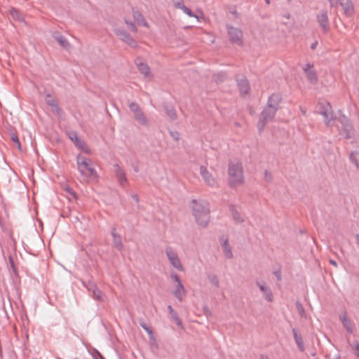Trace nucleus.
<instances>
[{
  "mask_svg": "<svg viewBox=\"0 0 359 359\" xmlns=\"http://www.w3.org/2000/svg\"><path fill=\"white\" fill-rule=\"evenodd\" d=\"M318 113L323 116L325 125L332 130L335 127L339 134L344 138L348 139L353 137V128L349 119L344 115H341L337 118L334 117L329 102H320Z\"/></svg>",
  "mask_w": 359,
  "mask_h": 359,
  "instance_id": "1",
  "label": "nucleus"
},
{
  "mask_svg": "<svg viewBox=\"0 0 359 359\" xmlns=\"http://www.w3.org/2000/svg\"><path fill=\"white\" fill-rule=\"evenodd\" d=\"M190 205L196 223L202 227L207 226L210 222L209 203L204 200L194 199Z\"/></svg>",
  "mask_w": 359,
  "mask_h": 359,
  "instance_id": "2",
  "label": "nucleus"
},
{
  "mask_svg": "<svg viewBox=\"0 0 359 359\" xmlns=\"http://www.w3.org/2000/svg\"><path fill=\"white\" fill-rule=\"evenodd\" d=\"M229 183L231 187H237L244 182L243 169L239 161H231L228 168Z\"/></svg>",
  "mask_w": 359,
  "mask_h": 359,
  "instance_id": "3",
  "label": "nucleus"
},
{
  "mask_svg": "<svg viewBox=\"0 0 359 359\" xmlns=\"http://www.w3.org/2000/svg\"><path fill=\"white\" fill-rule=\"evenodd\" d=\"M76 163L80 173L86 177H94L97 173L93 167L92 161L81 154L76 157Z\"/></svg>",
  "mask_w": 359,
  "mask_h": 359,
  "instance_id": "4",
  "label": "nucleus"
},
{
  "mask_svg": "<svg viewBox=\"0 0 359 359\" xmlns=\"http://www.w3.org/2000/svg\"><path fill=\"white\" fill-rule=\"evenodd\" d=\"M277 109L274 107H265L261 114V118L257 123V128L261 133L265 126L266 123L271 121L275 116Z\"/></svg>",
  "mask_w": 359,
  "mask_h": 359,
  "instance_id": "5",
  "label": "nucleus"
},
{
  "mask_svg": "<svg viewBox=\"0 0 359 359\" xmlns=\"http://www.w3.org/2000/svg\"><path fill=\"white\" fill-rule=\"evenodd\" d=\"M166 257L171 266L178 271H183L184 267L179 258L177 252L171 247L168 246L165 249Z\"/></svg>",
  "mask_w": 359,
  "mask_h": 359,
  "instance_id": "6",
  "label": "nucleus"
},
{
  "mask_svg": "<svg viewBox=\"0 0 359 359\" xmlns=\"http://www.w3.org/2000/svg\"><path fill=\"white\" fill-rule=\"evenodd\" d=\"M227 32L229 40L232 43L239 46L243 44V33L240 29L232 26H227Z\"/></svg>",
  "mask_w": 359,
  "mask_h": 359,
  "instance_id": "7",
  "label": "nucleus"
},
{
  "mask_svg": "<svg viewBox=\"0 0 359 359\" xmlns=\"http://www.w3.org/2000/svg\"><path fill=\"white\" fill-rule=\"evenodd\" d=\"M86 288L90 293V296L95 300L104 301V295L93 282L85 284Z\"/></svg>",
  "mask_w": 359,
  "mask_h": 359,
  "instance_id": "8",
  "label": "nucleus"
},
{
  "mask_svg": "<svg viewBox=\"0 0 359 359\" xmlns=\"http://www.w3.org/2000/svg\"><path fill=\"white\" fill-rule=\"evenodd\" d=\"M200 174L205 182V183L211 187H217L218 186V182L217 180L213 177L212 175L208 170V169L201 166L200 168Z\"/></svg>",
  "mask_w": 359,
  "mask_h": 359,
  "instance_id": "9",
  "label": "nucleus"
},
{
  "mask_svg": "<svg viewBox=\"0 0 359 359\" xmlns=\"http://www.w3.org/2000/svg\"><path fill=\"white\" fill-rule=\"evenodd\" d=\"M316 20L324 33H327L330 30V22L326 11H320L316 15Z\"/></svg>",
  "mask_w": 359,
  "mask_h": 359,
  "instance_id": "10",
  "label": "nucleus"
},
{
  "mask_svg": "<svg viewBox=\"0 0 359 359\" xmlns=\"http://www.w3.org/2000/svg\"><path fill=\"white\" fill-rule=\"evenodd\" d=\"M256 285L259 287L266 301L271 302L273 299V295L271 288L264 280H257Z\"/></svg>",
  "mask_w": 359,
  "mask_h": 359,
  "instance_id": "11",
  "label": "nucleus"
},
{
  "mask_svg": "<svg viewBox=\"0 0 359 359\" xmlns=\"http://www.w3.org/2000/svg\"><path fill=\"white\" fill-rule=\"evenodd\" d=\"M303 70L306 75L308 80L311 83H316L318 80L317 74L313 69V65L311 63H307L303 67Z\"/></svg>",
  "mask_w": 359,
  "mask_h": 359,
  "instance_id": "12",
  "label": "nucleus"
},
{
  "mask_svg": "<svg viewBox=\"0 0 359 359\" xmlns=\"http://www.w3.org/2000/svg\"><path fill=\"white\" fill-rule=\"evenodd\" d=\"M237 85L242 95H247L250 91L249 83L244 76L236 77Z\"/></svg>",
  "mask_w": 359,
  "mask_h": 359,
  "instance_id": "13",
  "label": "nucleus"
},
{
  "mask_svg": "<svg viewBox=\"0 0 359 359\" xmlns=\"http://www.w3.org/2000/svg\"><path fill=\"white\" fill-rule=\"evenodd\" d=\"M220 245L222 246L224 255L226 258L231 259L233 257V252L231 247L229 243V240L226 236H222L219 238Z\"/></svg>",
  "mask_w": 359,
  "mask_h": 359,
  "instance_id": "14",
  "label": "nucleus"
},
{
  "mask_svg": "<svg viewBox=\"0 0 359 359\" xmlns=\"http://www.w3.org/2000/svg\"><path fill=\"white\" fill-rule=\"evenodd\" d=\"M114 172H115V175L118 181L119 184L121 187H125L128 183V181H127V178L126 177V174H125L124 171L122 170V168L118 164H115L114 165Z\"/></svg>",
  "mask_w": 359,
  "mask_h": 359,
  "instance_id": "15",
  "label": "nucleus"
},
{
  "mask_svg": "<svg viewBox=\"0 0 359 359\" xmlns=\"http://www.w3.org/2000/svg\"><path fill=\"white\" fill-rule=\"evenodd\" d=\"M172 294L179 300V302L183 301L184 297L187 294V291L182 283L176 284L175 287L172 291Z\"/></svg>",
  "mask_w": 359,
  "mask_h": 359,
  "instance_id": "16",
  "label": "nucleus"
},
{
  "mask_svg": "<svg viewBox=\"0 0 359 359\" xmlns=\"http://www.w3.org/2000/svg\"><path fill=\"white\" fill-rule=\"evenodd\" d=\"M344 13L347 17H351L354 13V7L351 0H340Z\"/></svg>",
  "mask_w": 359,
  "mask_h": 359,
  "instance_id": "17",
  "label": "nucleus"
},
{
  "mask_svg": "<svg viewBox=\"0 0 359 359\" xmlns=\"http://www.w3.org/2000/svg\"><path fill=\"white\" fill-rule=\"evenodd\" d=\"M339 319L341 321V323L346 331L352 334L353 332V324L351 323V320L347 317V315L345 312L342 313L339 316Z\"/></svg>",
  "mask_w": 359,
  "mask_h": 359,
  "instance_id": "18",
  "label": "nucleus"
},
{
  "mask_svg": "<svg viewBox=\"0 0 359 359\" xmlns=\"http://www.w3.org/2000/svg\"><path fill=\"white\" fill-rule=\"evenodd\" d=\"M229 210L231 212V217L234 222L238 224H241L244 222L243 216L237 210L236 208L233 205H230Z\"/></svg>",
  "mask_w": 359,
  "mask_h": 359,
  "instance_id": "19",
  "label": "nucleus"
},
{
  "mask_svg": "<svg viewBox=\"0 0 359 359\" xmlns=\"http://www.w3.org/2000/svg\"><path fill=\"white\" fill-rule=\"evenodd\" d=\"M46 102L48 105L51 107L52 111L56 114L59 115L62 111L61 109L57 104L55 100L53 97H52L50 95H47L46 98Z\"/></svg>",
  "mask_w": 359,
  "mask_h": 359,
  "instance_id": "20",
  "label": "nucleus"
},
{
  "mask_svg": "<svg viewBox=\"0 0 359 359\" xmlns=\"http://www.w3.org/2000/svg\"><path fill=\"white\" fill-rule=\"evenodd\" d=\"M292 334H293L294 339L295 343H296L298 348L301 351H304L305 346H304L303 338H302V335L298 333V331L296 328L292 329Z\"/></svg>",
  "mask_w": 359,
  "mask_h": 359,
  "instance_id": "21",
  "label": "nucleus"
},
{
  "mask_svg": "<svg viewBox=\"0 0 359 359\" xmlns=\"http://www.w3.org/2000/svg\"><path fill=\"white\" fill-rule=\"evenodd\" d=\"M137 66L138 67L139 71L142 74L144 75L145 78L151 79V74L150 72V68L147 65V64L144 63L143 62H137Z\"/></svg>",
  "mask_w": 359,
  "mask_h": 359,
  "instance_id": "22",
  "label": "nucleus"
},
{
  "mask_svg": "<svg viewBox=\"0 0 359 359\" xmlns=\"http://www.w3.org/2000/svg\"><path fill=\"white\" fill-rule=\"evenodd\" d=\"M281 100V97L279 94H272L268 99L267 104L266 107H274L278 110V104Z\"/></svg>",
  "mask_w": 359,
  "mask_h": 359,
  "instance_id": "23",
  "label": "nucleus"
},
{
  "mask_svg": "<svg viewBox=\"0 0 359 359\" xmlns=\"http://www.w3.org/2000/svg\"><path fill=\"white\" fill-rule=\"evenodd\" d=\"M111 236L113 238V243L116 249L121 250L123 248V243L121 238L118 233H116L115 227L111 229Z\"/></svg>",
  "mask_w": 359,
  "mask_h": 359,
  "instance_id": "24",
  "label": "nucleus"
},
{
  "mask_svg": "<svg viewBox=\"0 0 359 359\" xmlns=\"http://www.w3.org/2000/svg\"><path fill=\"white\" fill-rule=\"evenodd\" d=\"M133 117L140 125L143 126H149V121L142 110Z\"/></svg>",
  "mask_w": 359,
  "mask_h": 359,
  "instance_id": "25",
  "label": "nucleus"
},
{
  "mask_svg": "<svg viewBox=\"0 0 359 359\" xmlns=\"http://www.w3.org/2000/svg\"><path fill=\"white\" fill-rule=\"evenodd\" d=\"M53 36L62 47L67 48L69 46V43L67 40L60 33L56 32Z\"/></svg>",
  "mask_w": 359,
  "mask_h": 359,
  "instance_id": "26",
  "label": "nucleus"
},
{
  "mask_svg": "<svg viewBox=\"0 0 359 359\" xmlns=\"http://www.w3.org/2000/svg\"><path fill=\"white\" fill-rule=\"evenodd\" d=\"M168 310L171 315L172 318L174 320V321L176 323L177 326L180 328L183 327L182 322L181 319L179 318L177 313L175 311V310L172 309V307L169 305L168 306Z\"/></svg>",
  "mask_w": 359,
  "mask_h": 359,
  "instance_id": "27",
  "label": "nucleus"
},
{
  "mask_svg": "<svg viewBox=\"0 0 359 359\" xmlns=\"http://www.w3.org/2000/svg\"><path fill=\"white\" fill-rule=\"evenodd\" d=\"M133 16L135 22L139 25L147 27V23L145 21L144 16L139 11H134Z\"/></svg>",
  "mask_w": 359,
  "mask_h": 359,
  "instance_id": "28",
  "label": "nucleus"
},
{
  "mask_svg": "<svg viewBox=\"0 0 359 359\" xmlns=\"http://www.w3.org/2000/svg\"><path fill=\"white\" fill-rule=\"evenodd\" d=\"M114 32L115 34L119 37V39L124 42L130 36V35L126 31L121 29H116Z\"/></svg>",
  "mask_w": 359,
  "mask_h": 359,
  "instance_id": "29",
  "label": "nucleus"
},
{
  "mask_svg": "<svg viewBox=\"0 0 359 359\" xmlns=\"http://www.w3.org/2000/svg\"><path fill=\"white\" fill-rule=\"evenodd\" d=\"M207 277L210 283L215 287L218 288L219 287V281L217 275L214 273H208Z\"/></svg>",
  "mask_w": 359,
  "mask_h": 359,
  "instance_id": "30",
  "label": "nucleus"
},
{
  "mask_svg": "<svg viewBox=\"0 0 359 359\" xmlns=\"http://www.w3.org/2000/svg\"><path fill=\"white\" fill-rule=\"evenodd\" d=\"M350 160L354 163L357 168H359V151H353L350 155Z\"/></svg>",
  "mask_w": 359,
  "mask_h": 359,
  "instance_id": "31",
  "label": "nucleus"
},
{
  "mask_svg": "<svg viewBox=\"0 0 359 359\" xmlns=\"http://www.w3.org/2000/svg\"><path fill=\"white\" fill-rule=\"evenodd\" d=\"M129 108L133 114V116L142 111V109L137 102H133L129 104Z\"/></svg>",
  "mask_w": 359,
  "mask_h": 359,
  "instance_id": "32",
  "label": "nucleus"
},
{
  "mask_svg": "<svg viewBox=\"0 0 359 359\" xmlns=\"http://www.w3.org/2000/svg\"><path fill=\"white\" fill-rule=\"evenodd\" d=\"M129 108L133 114V116L142 111V109L137 102H133L129 104Z\"/></svg>",
  "mask_w": 359,
  "mask_h": 359,
  "instance_id": "33",
  "label": "nucleus"
},
{
  "mask_svg": "<svg viewBox=\"0 0 359 359\" xmlns=\"http://www.w3.org/2000/svg\"><path fill=\"white\" fill-rule=\"evenodd\" d=\"M227 78V74L225 72H219L214 74V79L216 82H222Z\"/></svg>",
  "mask_w": 359,
  "mask_h": 359,
  "instance_id": "34",
  "label": "nucleus"
},
{
  "mask_svg": "<svg viewBox=\"0 0 359 359\" xmlns=\"http://www.w3.org/2000/svg\"><path fill=\"white\" fill-rule=\"evenodd\" d=\"M10 13L14 20H16L18 21H21L23 20L22 16L21 15V14L20 13V12L18 10H16L15 8H11Z\"/></svg>",
  "mask_w": 359,
  "mask_h": 359,
  "instance_id": "35",
  "label": "nucleus"
},
{
  "mask_svg": "<svg viewBox=\"0 0 359 359\" xmlns=\"http://www.w3.org/2000/svg\"><path fill=\"white\" fill-rule=\"evenodd\" d=\"M182 11L189 17H194L198 20V17L196 15L194 14L193 12L186 6H183Z\"/></svg>",
  "mask_w": 359,
  "mask_h": 359,
  "instance_id": "36",
  "label": "nucleus"
},
{
  "mask_svg": "<svg viewBox=\"0 0 359 359\" xmlns=\"http://www.w3.org/2000/svg\"><path fill=\"white\" fill-rule=\"evenodd\" d=\"M170 278L171 279L176 283V284H179V283H181L182 281L180 278V276L174 271H172L170 272Z\"/></svg>",
  "mask_w": 359,
  "mask_h": 359,
  "instance_id": "37",
  "label": "nucleus"
},
{
  "mask_svg": "<svg viewBox=\"0 0 359 359\" xmlns=\"http://www.w3.org/2000/svg\"><path fill=\"white\" fill-rule=\"evenodd\" d=\"M140 326L147 332L150 337L153 335L151 328L149 327L146 323H140Z\"/></svg>",
  "mask_w": 359,
  "mask_h": 359,
  "instance_id": "38",
  "label": "nucleus"
},
{
  "mask_svg": "<svg viewBox=\"0 0 359 359\" xmlns=\"http://www.w3.org/2000/svg\"><path fill=\"white\" fill-rule=\"evenodd\" d=\"M68 136L74 143H75L79 139V137L77 135V133L74 131L69 132Z\"/></svg>",
  "mask_w": 359,
  "mask_h": 359,
  "instance_id": "39",
  "label": "nucleus"
},
{
  "mask_svg": "<svg viewBox=\"0 0 359 359\" xmlns=\"http://www.w3.org/2000/svg\"><path fill=\"white\" fill-rule=\"evenodd\" d=\"M296 306H297V309L299 311V313L301 316H305V311H304V309L303 307V306L302 305V304H300L299 302H297L296 303Z\"/></svg>",
  "mask_w": 359,
  "mask_h": 359,
  "instance_id": "40",
  "label": "nucleus"
},
{
  "mask_svg": "<svg viewBox=\"0 0 359 359\" xmlns=\"http://www.w3.org/2000/svg\"><path fill=\"white\" fill-rule=\"evenodd\" d=\"M125 43H126L132 48L137 47V42L131 36H130L128 39L125 41Z\"/></svg>",
  "mask_w": 359,
  "mask_h": 359,
  "instance_id": "41",
  "label": "nucleus"
},
{
  "mask_svg": "<svg viewBox=\"0 0 359 359\" xmlns=\"http://www.w3.org/2000/svg\"><path fill=\"white\" fill-rule=\"evenodd\" d=\"M352 348L355 351V355L359 358V342L358 341H354Z\"/></svg>",
  "mask_w": 359,
  "mask_h": 359,
  "instance_id": "42",
  "label": "nucleus"
},
{
  "mask_svg": "<svg viewBox=\"0 0 359 359\" xmlns=\"http://www.w3.org/2000/svg\"><path fill=\"white\" fill-rule=\"evenodd\" d=\"M75 146L79 148V149H81L83 147H84V145L86 144V142L81 140V139H79L75 143H74Z\"/></svg>",
  "mask_w": 359,
  "mask_h": 359,
  "instance_id": "43",
  "label": "nucleus"
},
{
  "mask_svg": "<svg viewBox=\"0 0 359 359\" xmlns=\"http://www.w3.org/2000/svg\"><path fill=\"white\" fill-rule=\"evenodd\" d=\"M167 114L172 119L176 118V114L172 108H168L167 109Z\"/></svg>",
  "mask_w": 359,
  "mask_h": 359,
  "instance_id": "44",
  "label": "nucleus"
},
{
  "mask_svg": "<svg viewBox=\"0 0 359 359\" xmlns=\"http://www.w3.org/2000/svg\"><path fill=\"white\" fill-rule=\"evenodd\" d=\"M11 140H13V142H15L16 144L18 147L19 149H20V143L18 137L16 135H13V136H12Z\"/></svg>",
  "mask_w": 359,
  "mask_h": 359,
  "instance_id": "45",
  "label": "nucleus"
},
{
  "mask_svg": "<svg viewBox=\"0 0 359 359\" xmlns=\"http://www.w3.org/2000/svg\"><path fill=\"white\" fill-rule=\"evenodd\" d=\"M175 8L182 10L183 8V6H185L183 4L182 1L180 0V1L175 2Z\"/></svg>",
  "mask_w": 359,
  "mask_h": 359,
  "instance_id": "46",
  "label": "nucleus"
},
{
  "mask_svg": "<svg viewBox=\"0 0 359 359\" xmlns=\"http://www.w3.org/2000/svg\"><path fill=\"white\" fill-rule=\"evenodd\" d=\"M81 150L83 151V152H85L86 154H91V149L88 147V146L86 144L84 145V147H83L81 149Z\"/></svg>",
  "mask_w": 359,
  "mask_h": 359,
  "instance_id": "47",
  "label": "nucleus"
},
{
  "mask_svg": "<svg viewBox=\"0 0 359 359\" xmlns=\"http://www.w3.org/2000/svg\"><path fill=\"white\" fill-rule=\"evenodd\" d=\"M170 135L172 136V137L175 140H178L179 138H180V134L177 133V132H172V131H170Z\"/></svg>",
  "mask_w": 359,
  "mask_h": 359,
  "instance_id": "48",
  "label": "nucleus"
},
{
  "mask_svg": "<svg viewBox=\"0 0 359 359\" xmlns=\"http://www.w3.org/2000/svg\"><path fill=\"white\" fill-rule=\"evenodd\" d=\"M273 273H274V275L276 277L278 280H281L282 275H281V271H279V270L276 271H274Z\"/></svg>",
  "mask_w": 359,
  "mask_h": 359,
  "instance_id": "49",
  "label": "nucleus"
},
{
  "mask_svg": "<svg viewBox=\"0 0 359 359\" xmlns=\"http://www.w3.org/2000/svg\"><path fill=\"white\" fill-rule=\"evenodd\" d=\"M126 23L130 26V29L133 31H134V32L137 31L136 27H135V25H134L133 22H130L128 20H126Z\"/></svg>",
  "mask_w": 359,
  "mask_h": 359,
  "instance_id": "50",
  "label": "nucleus"
},
{
  "mask_svg": "<svg viewBox=\"0 0 359 359\" xmlns=\"http://www.w3.org/2000/svg\"><path fill=\"white\" fill-rule=\"evenodd\" d=\"M329 2L332 7H337L339 4V0H329Z\"/></svg>",
  "mask_w": 359,
  "mask_h": 359,
  "instance_id": "51",
  "label": "nucleus"
},
{
  "mask_svg": "<svg viewBox=\"0 0 359 359\" xmlns=\"http://www.w3.org/2000/svg\"><path fill=\"white\" fill-rule=\"evenodd\" d=\"M264 175H265V180L266 181H270L271 180V175L267 170H265Z\"/></svg>",
  "mask_w": 359,
  "mask_h": 359,
  "instance_id": "52",
  "label": "nucleus"
},
{
  "mask_svg": "<svg viewBox=\"0 0 359 359\" xmlns=\"http://www.w3.org/2000/svg\"><path fill=\"white\" fill-rule=\"evenodd\" d=\"M329 262H330V263L332 265H333V266H335V267H337L338 264H337V262H336V261H334V260H333V259H330V261H329Z\"/></svg>",
  "mask_w": 359,
  "mask_h": 359,
  "instance_id": "53",
  "label": "nucleus"
},
{
  "mask_svg": "<svg viewBox=\"0 0 359 359\" xmlns=\"http://www.w3.org/2000/svg\"><path fill=\"white\" fill-rule=\"evenodd\" d=\"M132 198L135 200L137 203L139 202V198L137 194L132 195Z\"/></svg>",
  "mask_w": 359,
  "mask_h": 359,
  "instance_id": "54",
  "label": "nucleus"
},
{
  "mask_svg": "<svg viewBox=\"0 0 359 359\" xmlns=\"http://www.w3.org/2000/svg\"><path fill=\"white\" fill-rule=\"evenodd\" d=\"M317 45H318V41H315V42H313V43L311 45V49H313V50H314V49L316 48Z\"/></svg>",
  "mask_w": 359,
  "mask_h": 359,
  "instance_id": "55",
  "label": "nucleus"
},
{
  "mask_svg": "<svg viewBox=\"0 0 359 359\" xmlns=\"http://www.w3.org/2000/svg\"><path fill=\"white\" fill-rule=\"evenodd\" d=\"M259 359H270V358L267 355L262 354L260 355Z\"/></svg>",
  "mask_w": 359,
  "mask_h": 359,
  "instance_id": "56",
  "label": "nucleus"
},
{
  "mask_svg": "<svg viewBox=\"0 0 359 359\" xmlns=\"http://www.w3.org/2000/svg\"><path fill=\"white\" fill-rule=\"evenodd\" d=\"M301 111L304 114H306V110L303 109L302 108H301Z\"/></svg>",
  "mask_w": 359,
  "mask_h": 359,
  "instance_id": "57",
  "label": "nucleus"
},
{
  "mask_svg": "<svg viewBox=\"0 0 359 359\" xmlns=\"http://www.w3.org/2000/svg\"><path fill=\"white\" fill-rule=\"evenodd\" d=\"M265 2L269 5L270 4V0H265Z\"/></svg>",
  "mask_w": 359,
  "mask_h": 359,
  "instance_id": "58",
  "label": "nucleus"
},
{
  "mask_svg": "<svg viewBox=\"0 0 359 359\" xmlns=\"http://www.w3.org/2000/svg\"><path fill=\"white\" fill-rule=\"evenodd\" d=\"M94 359H97V358H95Z\"/></svg>",
  "mask_w": 359,
  "mask_h": 359,
  "instance_id": "59",
  "label": "nucleus"
}]
</instances>
